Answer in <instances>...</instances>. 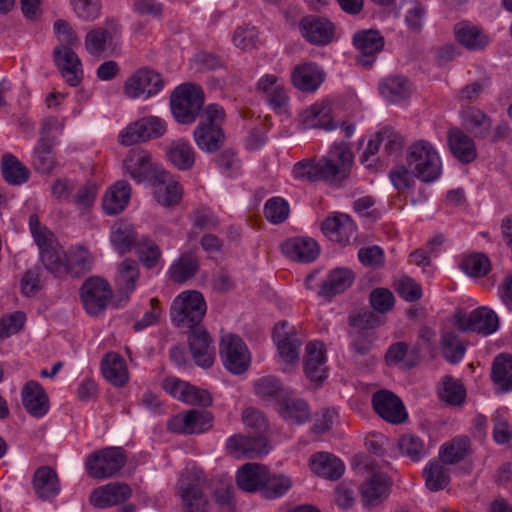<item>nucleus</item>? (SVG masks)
<instances>
[{
  "mask_svg": "<svg viewBox=\"0 0 512 512\" xmlns=\"http://www.w3.org/2000/svg\"><path fill=\"white\" fill-rule=\"evenodd\" d=\"M353 153L346 143L334 144L326 157L318 161L304 159L293 167V176L309 182L324 181L340 186L350 175Z\"/></svg>",
  "mask_w": 512,
  "mask_h": 512,
  "instance_id": "obj_1",
  "label": "nucleus"
},
{
  "mask_svg": "<svg viewBox=\"0 0 512 512\" xmlns=\"http://www.w3.org/2000/svg\"><path fill=\"white\" fill-rule=\"evenodd\" d=\"M29 228L39 249L40 261L45 269L55 276L65 275L67 253L58 242L54 233L40 223L39 217L36 214L30 216Z\"/></svg>",
  "mask_w": 512,
  "mask_h": 512,
  "instance_id": "obj_2",
  "label": "nucleus"
},
{
  "mask_svg": "<svg viewBox=\"0 0 512 512\" xmlns=\"http://www.w3.org/2000/svg\"><path fill=\"white\" fill-rule=\"evenodd\" d=\"M225 118V110L219 104H209L203 109L201 120L193 131L194 141L200 150L212 154L222 148L226 140Z\"/></svg>",
  "mask_w": 512,
  "mask_h": 512,
  "instance_id": "obj_3",
  "label": "nucleus"
},
{
  "mask_svg": "<svg viewBox=\"0 0 512 512\" xmlns=\"http://www.w3.org/2000/svg\"><path fill=\"white\" fill-rule=\"evenodd\" d=\"M406 163L414 176L424 183H432L442 174L439 153L427 140H417L409 146Z\"/></svg>",
  "mask_w": 512,
  "mask_h": 512,
  "instance_id": "obj_4",
  "label": "nucleus"
},
{
  "mask_svg": "<svg viewBox=\"0 0 512 512\" xmlns=\"http://www.w3.org/2000/svg\"><path fill=\"white\" fill-rule=\"evenodd\" d=\"M207 311V304L202 293L186 290L177 295L170 307V317L180 329H194L202 326Z\"/></svg>",
  "mask_w": 512,
  "mask_h": 512,
  "instance_id": "obj_5",
  "label": "nucleus"
},
{
  "mask_svg": "<svg viewBox=\"0 0 512 512\" xmlns=\"http://www.w3.org/2000/svg\"><path fill=\"white\" fill-rule=\"evenodd\" d=\"M205 102L202 88L185 83L174 89L170 96V106L175 120L181 124H191L199 116Z\"/></svg>",
  "mask_w": 512,
  "mask_h": 512,
  "instance_id": "obj_6",
  "label": "nucleus"
},
{
  "mask_svg": "<svg viewBox=\"0 0 512 512\" xmlns=\"http://www.w3.org/2000/svg\"><path fill=\"white\" fill-rule=\"evenodd\" d=\"M127 462V454L122 447H105L91 453L85 467L90 477L94 479L110 478L119 472Z\"/></svg>",
  "mask_w": 512,
  "mask_h": 512,
  "instance_id": "obj_7",
  "label": "nucleus"
},
{
  "mask_svg": "<svg viewBox=\"0 0 512 512\" xmlns=\"http://www.w3.org/2000/svg\"><path fill=\"white\" fill-rule=\"evenodd\" d=\"M176 496L182 512H209L210 502L195 473L186 471L176 484Z\"/></svg>",
  "mask_w": 512,
  "mask_h": 512,
  "instance_id": "obj_8",
  "label": "nucleus"
},
{
  "mask_svg": "<svg viewBox=\"0 0 512 512\" xmlns=\"http://www.w3.org/2000/svg\"><path fill=\"white\" fill-rule=\"evenodd\" d=\"M219 355L223 366L234 375L245 373L251 363L247 345L242 338L235 334H227L222 337L219 344Z\"/></svg>",
  "mask_w": 512,
  "mask_h": 512,
  "instance_id": "obj_9",
  "label": "nucleus"
},
{
  "mask_svg": "<svg viewBox=\"0 0 512 512\" xmlns=\"http://www.w3.org/2000/svg\"><path fill=\"white\" fill-rule=\"evenodd\" d=\"M166 123L157 116H146L129 124L119 135V142L131 146L150 139H157L166 133Z\"/></svg>",
  "mask_w": 512,
  "mask_h": 512,
  "instance_id": "obj_10",
  "label": "nucleus"
},
{
  "mask_svg": "<svg viewBox=\"0 0 512 512\" xmlns=\"http://www.w3.org/2000/svg\"><path fill=\"white\" fill-rule=\"evenodd\" d=\"M455 324L460 331H471L488 336L499 328V318L492 309L481 306L470 313L457 312Z\"/></svg>",
  "mask_w": 512,
  "mask_h": 512,
  "instance_id": "obj_11",
  "label": "nucleus"
},
{
  "mask_svg": "<svg viewBox=\"0 0 512 512\" xmlns=\"http://www.w3.org/2000/svg\"><path fill=\"white\" fill-rule=\"evenodd\" d=\"M163 86L164 81L159 73L149 68H140L127 78L123 89L128 98H150L158 94Z\"/></svg>",
  "mask_w": 512,
  "mask_h": 512,
  "instance_id": "obj_12",
  "label": "nucleus"
},
{
  "mask_svg": "<svg viewBox=\"0 0 512 512\" xmlns=\"http://www.w3.org/2000/svg\"><path fill=\"white\" fill-rule=\"evenodd\" d=\"M213 425V415L206 410H188L169 419L167 428L173 433L184 435L200 434Z\"/></svg>",
  "mask_w": 512,
  "mask_h": 512,
  "instance_id": "obj_13",
  "label": "nucleus"
},
{
  "mask_svg": "<svg viewBox=\"0 0 512 512\" xmlns=\"http://www.w3.org/2000/svg\"><path fill=\"white\" fill-rule=\"evenodd\" d=\"M118 34V24L113 20L107 21L106 27L94 28L86 34L85 49L92 56H109L116 49Z\"/></svg>",
  "mask_w": 512,
  "mask_h": 512,
  "instance_id": "obj_14",
  "label": "nucleus"
},
{
  "mask_svg": "<svg viewBox=\"0 0 512 512\" xmlns=\"http://www.w3.org/2000/svg\"><path fill=\"white\" fill-rule=\"evenodd\" d=\"M352 43L359 53L357 64L364 68H371L376 61L377 54L385 46V39L378 30L367 29L355 32Z\"/></svg>",
  "mask_w": 512,
  "mask_h": 512,
  "instance_id": "obj_15",
  "label": "nucleus"
},
{
  "mask_svg": "<svg viewBox=\"0 0 512 512\" xmlns=\"http://www.w3.org/2000/svg\"><path fill=\"white\" fill-rule=\"evenodd\" d=\"M112 297V290L107 281L95 277L87 279L81 287V298L86 312L97 315L103 312Z\"/></svg>",
  "mask_w": 512,
  "mask_h": 512,
  "instance_id": "obj_16",
  "label": "nucleus"
},
{
  "mask_svg": "<svg viewBox=\"0 0 512 512\" xmlns=\"http://www.w3.org/2000/svg\"><path fill=\"white\" fill-rule=\"evenodd\" d=\"M123 167L125 172L137 183L144 181L151 183L154 175L163 170L162 167L152 162L149 152L140 148H134L129 151L123 162Z\"/></svg>",
  "mask_w": 512,
  "mask_h": 512,
  "instance_id": "obj_17",
  "label": "nucleus"
},
{
  "mask_svg": "<svg viewBox=\"0 0 512 512\" xmlns=\"http://www.w3.org/2000/svg\"><path fill=\"white\" fill-rule=\"evenodd\" d=\"M372 406L383 420L391 424H401L408 417L402 400L388 390L375 392L372 396Z\"/></svg>",
  "mask_w": 512,
  "mask_h": 512,
  "instance_id": "obj_18",
  "label": "nucleus"
},
{
  "mask_svg": "<svg viewBox=\"0 0 512 512\" xmlns=\"http://www.w3.org/2000/svg\"><path fill=\"white\" fill-rule=\"evenodd\" d=\"M188 345L195 363L202 368H210L215 361V346L212 337L202 325L189 330Z\"/></svg>",
  "mask_w": 512,
  "mask_h": 512,
  "instance_id": "obj_19",
  "label": "nucleus"
},
{
  "mask_svg": "<svg viewBox=\"0 0 512 512\" xmlns=\"http://www.w3.org/2000/svg\"><path fill=\"white\" fill-rule=\"evenodd\" d=\"M299 29L307 42L317 46L329 44L335 34V26L329 19L315 15L303 17Z\"/></svg>",
  "mask_w": 512,
  "mask_h": 512,
  "instance_id": "obj_20",
  "label": "nucleus"
},
{
  "mask_svg": "<svg viewBox=\"0 0 512 512\" xmlns=\"http://www.w3.org/2000/svg\"><path fill=\"white\" fill-rule=\"evenodd\" d=\"M132 493L130 485L116 481L96 488L89 500L94 507L105 509L125 503Z\"/></svg>",
  "mask_w": 512,
  "mask_h": 512,
  "instance_id": "obj_21",
  "label": "nucleus"
},
{
  "mask_svg": "<svg viewBox=\"0 0 512 512\" xmlns=\"http://www.w3.org/2000/svg\"><path fill=\"white\" fill-rule=\"evenodd\" d=\"M267 444L261 433L257 436L233 435L227 439L226 449L237 458H255L268 453Z\"/></svg>",
  "mask_w": 512,
  "mask_h": 512,
  "instance_id": "obj_22",
  "label": "nucleus"
},
{
  "mask_svg": "<svg viewBox=\"0 0 512 512\" xmlns=\"http://www.w3.org/2000/svg\"><path fill=\"white\" fill-rule=\"evenodd\" d=\"M54 61L66 83L72 87L80 84L83 78L82 64L70 47L58 46L53 51Z\"/></svg>",
  "mask_w": 512,
  "mask_h": 512,
  "instance_id": "obj_23",
  "label": "nucleus"
},
{
  "mask_svg": "<svg viewBox=\"0 0 512 512\" xmlns=\"http://www.w3.org/2000/svg\"><path fill=\"white\" fill-rule=\"evenodd\" d=\"M154 188V198L165 207L177 205L182 198V188L178 181L164 169L154 175L150 183Z\"/></svg>",
  "mask_w": 512,
  "mask_h": 512,
  "instance_id": "obj_24",
  "label": "nucleus"
},
{
  "mask_svg": "<svg viewBox=\"0 0 512 512\" xmlns=\"http://www.w3.org/2000/svg\"><path fill=\"white\" fill-rule=\"evenodd\" d=\"M349 350L352 361L361 367H369L374 364L375 357L372 354L373 343L376 339L374 331H350Z\"/></svg>",
  "mask_w": 512,
  "mask_h": 512,
  "instance_id": "obj_25",
  "label": "nucleus"
},
{
  "mask_svg": "<svg viewBox=\"0 0 512 512\" xmlns=\"http://www.w3.org/2000/svg\"><path fill=\"white\" fill-rule=\"evenodd\" d=\"M447 142L451 154L462 164L476 160L478 153L474 139L458 127H451L447 132Z\"/></svg>",
  "mask_w": 512,
  "mask_h": 512,
  "instance_id": "obj_26",
  "label": "nucleus"
},
{
  "mask_svg": "<svg viewBox=\"0 0 512 512\" xmlns=\"http://www.w3.org/2000/svg\"><path fill=\"white\" fill-rule=\"evenodd\" d=\"M321 229L331 241L343 246L350 244L356 238V226L348 215L328 217L322 222Z\"/></svg>",
  "mask_w": 512,
  "mask_h": 512,
  "instance_id": "obj_27",
  "label": "nucleus"
},
{
  "mask_svg": "<svg viewBox=\"0 0 512 512\" xmlns=\"http://www.w3.org/2000/svg\"><path fill=\"white\" fill-rule=\"evenodd\" d=\"M453 33L456 41L468 51H482L490 43V37L485 31L468 21L455 24Z\"/></svg>",
  "mask_w": 512,
  "mask_h": 512,
  "instance_id": "obj_28",
  "label": "nucleus"
},
{
  "mask_svg": "<svg viewBox=\"0 0 512 512\" xmlns=\"http://www.w3.org/2000/svg\"><path fill=\"white\" fill-rule=\"evenodd\" d=\"M299 121L304 129H324L326 131L336 128L333 121L332 107L329 102H317L299 115Z\"/></svg>",
  "mask_w": 512,
  "mask_h": 512,
  "instance_id": "obj_29",
  "label": "nucleus"
},
{
  "mask_svg": "<svg viewBox=\"0 0 512 512\" xmlns=\"http://www.w3.org/2000/svg\"><path fill=\"white\" fill-rule=\"evenodd\" d=\"M21 397L24 408L31 416L41 418L49 411L48 395L37 381H28L22 388Z\"/></svg>",
  "mask_w": 512,
  "mask_h": 512,
  "instance_id": "obj_30",
  "label": "nucleus"
},
{
  "mask_svg": "<svg viewBox=\"0 0 512 512\" xmlns=\"http://www.w3.org/2000/svg\"><path fill=\"white\" fill-rule=\"evenodd\" d=\"M354 280L355 274L349 268L337 267L331 269L323 279L318 294L324 298L331 299L345 292L351 287Z\"/></svg>",
  "mask_w": 512,
  "mask_h": 512,
  "instance_id": "obj_31",
  "label": "nucleus"
},
{
  "mask_svg": "<svg viewBox=\"0 0 512 512\" xmlns=\"http://www.w3.org/2000/svg\"><path fill=\"white\" fill-rule=\"evenodd\" d=\"M304 372L311 381L321 382L327 377L326 355L322 342H309L306 345Z\"/></svg>",
  "mask_w": 512,
  "mask_h": 512,
  "instance_id": "obj_32",
  "label": "nucleus"
},
{
  "mask_svg": "<svg viewBox=\"0 0 512 512\" xmlns=\"http://www.w3.org/2000/svg\"><path fill=\"white\" fill-rule=\"evenodd\" d=\"M287 326L286 321L279 322L274 328V339L281 358L292 363L299 359L302 341L295 331H287Z\"/></svg>",
  "mask_w": 512,
  "mask_h": 512,
  "instance_id": "obj_33",
  "label": "nucleus"
},
{
  "mask_svg": "<svg viewBox=\"0 0 512 512\" xmlns=\"http://www.w3.org/2000/svg\"><path fill=\"white\" fill-rule=\"evenodd\" d=\"M282 251L294 261L310 263L318 257L320 247L313 238L294 237L282 244Z\"/></svg>",
  "mask_w": 512,
  "mask_h": 512,
  "instance_id": "obj_34",
  "label": "nucleus"
},
{
  "mask_svg": "<svg viewBox=\"0 0 512 512\" xmlns=\"http://www.w3.org/2000/svg\"><path fill=\"white\" fill-rule=\"evenodd\" d=\"M277 411L281 418L293 424H304L311 417L310 406L307 401L292 397L289 391L277 403Z\"/></svg>",
  "mask_w": 512,
  "mask_h": 512,
  "instance_id": "obj_35",
  "label": "nucleus"
},
{
  "mask_svg": "<svg viewBox=\"0 0 512 512\" xmlns=\"http://www.w3.org/2000/svg\"><path fill=\"white\" fill-rule=\"evenodd\" d=\"M391 482L382 472H372L362 483L360 492L364 505H377L388 496Z\"/></svg>",
  "mask_w": 512,
  "mask_h": 512,
  "instance_id": "obj_36",
  "label": "nucleus"
},
{
  "mask_svg": "<svg viewBox=\"0 0 512 512\" xmlns=\"http://www.w3.org/2000/svg\"><path fill=\"white\" fill-rule=\"evenodd\" d=\"M32 484L37 497L44 501L55 498L60 492L58 475L49 466H41L36 469Z\"/></svg>",
  "mask_w": 512,
  "mask_h": 512,
  "instance_id": "obj_37",
  "label": "nucleus"
},
{
  "mask_svg": "<svg viewBox=\"0 0 512 512\" xmlns=\"http://www.w3.org/2000/svg\"><path fill=\"white\" fill-rule=\"evenodd\" d=\"M291 79L293 85L302 92H315L324 81V73L318 65L305 63L294 68Z\"/></svg>",
  "mask_w": 512,
  "mask_h": 512,
  "instance_id": "obj_38",
  "label": "nucleus"
},
{
  "mask_svg": "<svg viewBox=\"0 0 512 512\" xmlns=\"http://www.w3.org/2000/svg\"><path fill=\"white\" fill-rule=\"evenodd\" d=\"M382 97L391 103H398L407 99L412 93V83L402 75H389L378 83Z\"/></svg>",
  "mask_w": 512,
  "mask_h": 512,
  "instance_id": "obj_39",
  "label": "nucleus"
},
{
  "mask_svg": "<svg viewBox=\"0 0 512 512\" xmlns=\"http://www.w3.org/2000/svg\"><path fill=\"white\" fill-rule=\"evenodd\" d=\"M267 467L260 463H246L237 472V485L245 492L263 489Z\"/></svg>",
  "mask_w": 512,
  "mask_h": 512,
  "instance_id": "obj_40",
  "label": "nucleus"
},
{
  "mask_svg": "<svg viewBox=\"0 0 512 512\" xmlns=\"http://www.w3.org/2000/svg\"><path fill=\"white\" fill-rule=\"evenodd\" d=\"M45 127L41 132L32 157L33 168L42 174H49L56 166L55 155L53 153V140L45 135Z\"/></svg>",
  "mask_w": 512,
  "mask_h": 512,
  "instance_id": "obj_41",
  "label": "nucleus"
},
{
  "mask_svg": "<svg viewBox=\"0 0 512 512\" xmlns=\"http://www.w3.org/2000/svg\"><path fill=\"white\" fill-rule=\"evenodd\" d=\"M104 378L114 386L122 387L128 382V369L124 358L116 352H108L101 361Z\"/></svg>",
  "mask_w": 512,
  "mask_h": 512,
  "instance_id": "obj_42",
  "label": "nucleus"
},
{
  "mask_svg": "<svg viewBox=\"0 0 512 512\" xmlns=\"http://www.w3.org/2000/svg\"><path fill=\"white\" fill-rule=\"evenodd\" d=\"M310 466L312 471L318 476L330 480L339 479L345 470L343 462L327 452H319L312 455Z\"/></svg>",
  "mask_w": 512,
  "mask_h": 512,
  "instance_id": "obj_43",
  "label": "nucleus"
},
{
  "mask_svg": "<svg viewBox=\"0 0 512 512\" xmlns=\"http://www.w3.org/2000/svg\"><path fill=\"white\" fill-rule=\"evenodd\" d=\"M131 187L125 180L117 181L105 193L102 206L108 215H116L122 212L129 203Z\"/></svg>",
  "mask_w": 512,
  "mask_h": 512,
  "instance_id": "obj_44",
  "label": "nucleus"
},
{
  "mask_svg": "<svg viewBox=\"0 0 512 512\" xmlns=\"http://www.w3.org/2000/svg\"><path fill=\"white\" fill-rule=\"evenodd\" d=\"M463 126L476 138L484 139L491 133L492 119L476 107H468L461 112Z\"/></svg>",
  "mask_w": 512,
  "mask_h": 512,
  "instance_id": "obj_45",
  "label": "nucleus"
},
{
  "mask_svg": "<svg viewBox=\"0 0 512 512\" xmlns=\"http://www.w3.org/2000/svg\"><path fill=\"white\" fill-rule=\"evenodd\" d=\"M140 272L138 263L132 259H125L118 266V272L115 277V284L118 292L128 298L135 290Z\"/></svg>",
  "mask_w": 512,
  "mask_h": 512,
  "instance_id": "obj_46",
  "label": "nucleus"
},
{
  "mask_svg": "<svg viewBox=\"0 0 512 512\" xmlns=\"http://www.w3.org/2000/svg\"><path fill=\"white\" fill-rule=\"evenodd\" d=\"M491 379L501 392L512 391V356L499 354L492 363Z\"/></svg>",
  "mask_w": 512,
  "mask_h": 512,
  "instance_id": "obj_47",
  "label": "nucleus"
},
{
  "mask_svg": "<svg viewBox=\"0 0 512 512\" xmlns=\"http://www.w3.org/2000/svg\"><path fill=\"white\" fill-rule=\"evenodd\" d=\"M110 241L118 253L125 254L130 251L136 243L134 226L123 220L116 222L111 229Z\"/></svg>",
  "mask_w": 512,
  "mask_h": 512,
  "instance_id": "obj_48",
  "label": "nucleus"
},
{
  "mask_svg": "<svg viewBox=\"0 0 512 512\" xmlns=\"http://www.w3.org/2000/svg\"><path fill=\"white\" fill-rule=\"evenodd\" d=\"M1 172L5 181L11 185H22L29 180V169L13 154L2 156Z\"/></svg>",
  "mask_w": 512,
  "mask_h": 512,
  "instance_id": "obj_49",
  "label": "nucleus"
},
{
  "mask_svg": "<svg viewBox=\"0 0 512 512\" xmlns=\"http://www.w3.org/2000/svg\"><path fill=\"white\" fill-rule=\"evenodd\" d=\"M169 161L180 170H189L195 163V151L191 144L183 139L175 140L167 150Z\"/></svg>",
  "mask_w": 512,
  "mask_h": 512,
  "instance_id": "obj_50",
  "label": "nucleus"
},
{
  "mask_svg": "<svg viewBox=\"0 0 512 512\" xmlns=\"http://www.w3.org/2000/svg\"><path fill=\"white\" fill-rule=\"evenodd\" d=\"M440 460L430 461L424 471L426 486L431 491L444 489L450 482L449 469Z\"/></svg>",
  "mask_w": 512,
  "mask_h": 512,
  "instance_id": "obj_51",
  "label": "nucleus"
},
{
  "mask_svg": "<svg viewBox=\"0 0 512 512\" xmlns=\"http://www.w3.org/2000/svg\"><path fill=\"white\" fill-rule=\"evenodd\" d=\"M198 269L199 262L197 258L190 253H185L171 265L169 275L171 280L181 284L192 278Z\"/></svg>",
  "mask_w": 512,
  "mask_h": 512,
  "instance_id": "obj_52",
  "label": "nucleus"
},
{
  "mask_svg": "<svg viewBox=\"0 0 512 512\" xmlns=\"http://www.w3.org/2000/svg\"><path fill=\"white\" fill-rule=\"evenodd\" d=\"M440 348L443 358L451 364L459 363L466 352V346L460 340L459 336L452 331L442 333Z\"/></svg>",
  "mask_w": 512,
  "mask_h": 512,
  "instance_id": "obj_53",
  "label": "nucleus"
},
{
  "mask_svg": "<svg viewBox=\"0 0 512 512\" xmlns=\"http://www.w3.org/2000/svg\"><path fill=\"white\" fill-rule=\"evenodd\" d=\"M254 389L256 395L267 401H280L288 390H286L281 381L274 376H263L255 381Z\"/></svg>",
  "mask_w": 512,
  "mask_h": 512,
  "instance_id": "obj_54",
  "label": "nucleus"
},
{
  "mask_svg": "<svg viewBox=\"0 0 512 512\" xmlns=\"http://www.w3.org/2000/svg\"><path fill=\"white\" fill-rule=\"evenodd\" d=\"M469 446L468 437H456L442 446L440 459L447 464L458 463L469 453Z\"/></svg>",
  "mask_w": 512,
  "mask_h": 512,
  "instance_id": "obj_55",
  "label": "nucleus"
},
{
  "mask_svg": "<svg viewBox=\"0 0 512 512\" xmlns=\"http://www.w3.org/2000/svg\"><path fill=\"white\" fill-rule=\"evenodd\" d=\"M439 397L451 406H459L465 401L466 390L459 380L447 375L443 378Z\"/></svg>",
  "mask_w": 512,
  "mask_h": 512,
  "instance_id": "obj_56",
  "label": "nucleus"
},
{
  "mask_svg": "<svg viewBox=\"0 0 512 512\" xmlns=\"http://www.w3.org/2000/svg\"><path fill=\"white\" fill-rule=\"evenodd\" d=\"M65 274L80 276L91 268V257L87 249L78 247L66 255Z\"/></svg>",
  "mask_w": 512,
  "mask_h": 512,
  "instance_id": "obj_57",
  "label": "nucleus"
},
{
  "mask_svg": "<svg viewBox=\"0 0 512 512\" xmlns=\"http://www.w3.org/2000/svg\"><path fill=\"white\" fill-rule=\"evenodd\" d=\"M291 480L281 474H272L267 468V476L263 486V495L267 499L280 498L291 488Z\"/></svg>",
  "mask_w": 512,
  "mask_h": 512,
  "instance_id": "obj_58",
  "label": "nucleus"
},
{
  "mask_svg": "<svg viewBox=\"0 0 512 512\" xmlns=\"http://www.w3.org/2000/svg\"><path fill=\"white\" fill-rule=\"evenodd\" d=\"M290 206L282 197H272L264 205V216L272 224H281L287 220Z\"/></svg>",
  "mask_w": 512,
  "mask_h": 512,
  "instance_id": "obj_59",
  "label": "nucleus"
},
{
  "mask_svg": "<svg viewBox=\"0 0 512 512\" xmlns=\"http://www.w3.org/2000/svg\"><path fill=\"white\" fill-rule=\"evenodd\" d=\"M398 447L402 455L414 462L420 461L426 455L424 442L412 434L403 435L398 442Z\"/></svg>",
  "mask_w": 512,
  "mask_h": 512,
  "instance_id": "obj_60",
  "label": "nucleus"
},
{
  "mask_svg": "<svg viewBox=\"0 0 512 512\" xmlns=\"http://www.w3.org/2000/svg\"><path fill=\"white\" fill-rule=\"evenodd\" d=\"M490 267L489 258L482 253L470 255L461 262V269L473 277L485 276L489 272Z\"/></svg>",
  "mask_w": 512,
  "mask_h": 512,
  "instance_id": "obj_61",
  "label": "nucleus"
},
{
  "mask_svg": "<svg viewBox=\"0 0 512 512\" xmlns=\"http://www.w3.org/2000/svg\"><path fill=\"white\" fill-rule=\"evenodd\" d=\"M137 254L142 264L148 269L154 268L161 258L160 248L148 238L137 243Z\"/></svg>",
  "mask_w": 512,
  "mask_h": 512,
  "instance_id": "obj_62",
  "label": "nucleus"
},
{
  "mask_svg": "<svg viewBox=\"0 0 512 512\" xmlns=\"http://www.w3.org/2000/svg\"><path fill=\"white\" fill-rule=\"evenodd\" d=\"M70 5L77 17L84 21H94L101 15L100 0H74Z\"/></svg>",
  "mask_w": 512,
  "mask_h": 512,
  "instance_id": "obj_63",
  "label": "nucleus"
},
{
  "mask_svg": "<svg viewBox=\"0 0 512 512\" xmlns=\"http://www.w3.org/2000/svg\"><path fill=\"white\" fill-rule=\"evenodd\" d=\"M382 324L380 316L374 311H363L349 317L351 331H373Z\"/></svg>",
  "mask_w": 512,
  "mask_h": 512,
  "instance_id": "obj_64",
  "label": "nucleus"
}]
</instances>
